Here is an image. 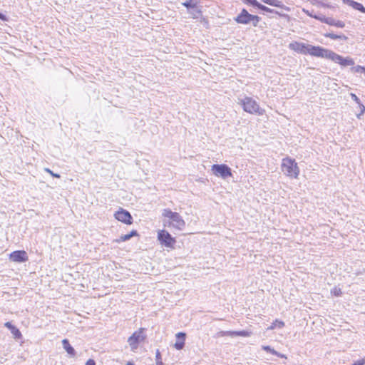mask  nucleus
<instances>
[{
	"instance_id": "25",
	"label": "nucleus",
	"mask_w": 365,
	"mask_h": 365,
	"mask_svg": "<svg viewBox=\"0 0 365 365\" xmlns=\"http://www.w3.org/2000/svg\"><path fill=\"white\" fill-rule=\"evenodd\" d=\"M155 361L156 365H164L163 362L162 361L161 354L158 349H157L155 353Z\"/></svg>"
},
{
	"instance_id": "41",
	"label": "nucleus",
	"mask_w": 365,
	"mask_h": 365,
	"mask_svg": "<svg viewBox=\"0 0 365 365\" xmlns=\"http://www.w3.org/2000/svg\"><path fill=\"white\" fill-rule=\"evenodd\" d=\"M273 355H275V356H278L279 358H285V359L287 358V356L284 354H281V353H279V352H278L277 351H276V354H274Z\"/></svg>"
},
{
	"instance_id": "11",
	"label": "nucleus",
	"mask_w": 365,
	"mask_h": 365,
	"mask_svg": "<svg viewBox=\"0 0 365 365\" xmlns=\"http://www.w3.org/2000/svg\"><path fill=\"white\" fill-rule=\"evenodd\" d=\"M252 14L245 9H242L241 12L235 17L234 20L240 24H249L251 23Z\"/></svg>"
},
{
	"instance_id": "16",
	"label": "nucleus",
	"mask_w": 365,
	"mask_h": 365,
	"mask_svg": "<svg viewBox=\"0 0 365 365\" xmlns=\"http://www.w3.org/2000/svg\"><path fill=\"white\" fill-rule=\"evenodd\" d=\"M343 3L361 12H362L364 9V6L361 3L354 0H343Z\"/></svg>"
},
{
	"instance_id": "20",
	"label": "nucleus",
	"mask_w": 365,
	"mask_h": 365,
	"mask_svg": "<svg viewBox=\"0 0 365 365\" xmlns=\"http://www.w3.org/2000/svg\"><path fill=\"white\" fill-rule=\"evenodd\" d=\"M269 6L277 7V8H283L284 4L282 3V1L279 0H269L268 3L267 4Z\"/></svg>"
},
{
	"instance_id": "21",
	"label": "nucleus",
	"mask_w": 365,
	"mask_h": 365,
	"mask_svg": "<svg viewBox=\"0 0 365 365\" xmlns=\"http://www.w3.org/2000/svg\"><path fill=\"white\" fill-rule=\"evenodd\" d=\"M284 326V322H282V321H279V320H277L276 319L273 323L271 325V327H269L270 329H274L275 328H282Z\"/></svg>"
},
{
	"instance_id": "33",
	"label": "nucleus",
	"mask_w": 365,
	"mask_h": 365,
	"mask_svg": "<svg viewBox=\"0 0 365 365\" xmlns=\"http://www.w3.org/2000/svg\"><path fill=\"white\" fill-rule=\"evenodd\" d=\"M314 19H315L317 20H319V21H320L322 23H324V19H327V17H326L324 15H322V16L314 15Z\"/></svg>"
},
{
	"instance_id": "43",
	"label": "nucleus",
	"mask_w": 365,
	"mask_h": 365,
	"mask_svg": "<svg viewBox=\"0 0 365 365\" xmlns=\"http://www.w3.org/2000/svg\"><path fill=\"white\" fill-rule=\"evenodd\" d=\"M125 365H135L133 361H128Z\"/></svg>"
},
{
	"instance_id": "29",
	"label": "nucleus",
	"mask_w": 365,
	"mask_h": 365,
	"mask_svg": "<svg viewBox=\"0 0 365 365\" xmlns=\"http://www.w3.org/2000/svg\"><path fill=\"white\" fill-rule=\"evenodd\" d=\"M262 349L266 351L267 352L271 353L272 354H276V350H274L269 346H262Z\"/></svg>"
},
{
	"instance_id": "27",
	"label": "nucleus",
	"mask_w": 365,
	"mask_h": 365,
	"mask_svg": "<svg viewBox=\"0 0 365 365\" xmlns=\"http://www.w3.org/2000/svg\"><path fill=\"white\" fill-rule=\"evenodd\" d=\"M130 237H129V235L128 234H126V235H123L120 237L119 239H116L114 241L115 242H118V243H120L121 242H125V241H128L129 240H130Z\"/></svg>"
},
{
	"instance_id": "4",
	"label": "nucleus",
	"mask_w": 365,
	"mask_h": 365,
	"mask_svg": "<svg viewBox=\"0 0 365 365\" xmlns=\"http://www.w3.org/2000/svg\"><path fill=\"white\" fill-rule=\"evenodd\" d=\"M162 215L170 220L169 226H173L178 230H182L185 225V222L180 214L173 212L170 209H164Z\"/></svg>"
},
{
	"instance_id": "31",
	"label": "nucleus",
	"mask_w": 365,
	"mask_h": 365,
	"mask_svg": "<svg viewBox=\"0 0 365 365\" xmlns=\"http://www.w3.org/2000/svg\"><path fill=\"white\" fill-rule=\"evenodd\" d=\"M334 26L338 28H344L345 26V24L342 21L335 20Z\"/></svg>"
},
{
	"instance_id": "5",
	"label": "nucleus",
	"mask_w": 365,
	"mask_h": 365,
	"mask_svg": "<svg viewBox=\"0 0 365 365\" xmlns=\"http://www.w3.org/2000/svg\"><path fill=\"white\" fill-rule=\"evenodd\" d=\"M241 105L243 110L249 113L262 114V110L259 108L257 102L250 97H245L241 100Z\"/></svg>"
},
{
	"instance_id": "32",
	"label": "nucleus",
	"mask_w": 365,
	"mask_h": 365,
	"mask_svg": "<svg viewBox=\"0 0 365 365\" xmlns=\"http://www.w3.org/2000/svg\"><path fill=\"white\" fill-rule=\"evenodd\" d=\"M45 170L48 173L51 175H52L54 178H60L61 175L58 173H54L53 171H51L49 168H46Z\"/></svg>"
},
{
	"instance_id": "14",
	"label": "nucleus",
	"mask_w": 365,
	"mask_h": 365,
	"mask_svg": "<svg viewBox=\"0 0 365 365\" xmlns=\"http://www.w3.org/2000/svg\"><path fill=\"white\" fill-rule=\"evenodd\" d=\"M4 326L11 331L15 339H20L22 337L20 330L16 326L13 325L11 322H7L4 324Z\"/></svg>"
},
{
	"instance_id": "9",
	"label": "nucleus",
	"mask_w": 365,
	"mask_h": 365,
	"mask_svg": "<svg viewBox=\"0 0 365 365\" xmlns=\"http://www.w3.org/2000/svg\"><path fill=\"white\" fill-rule=\"evenodd\" d=\"M115 219L126 225H131L133 223V217L130 213L124 209L115 212L114 215Z\"/></svg>"
},
{
	"instance_id": "18",
	"label": "nucleus",
	"mask_w": 365,
	"mask_h": 365,
	"mask_svg": "<svg viewBox=\"0 0 365 365\" xmlns=\"http://www.w3.org/2000/svg\"><path fill=\"white\" fill-rule=\"evenodd\" d=\"M324 36L329 38L331 39H333V40L341 39V40L346 41L348 39V37L346 36L345 35H337V34H335L333 33H326V34H324Z\"/></svg>"
},
{
	"instance_id": "39",
	"label": "nucleus",
	"mask_w": 365,
	"mask_h": 365,
	"mask_svg": "<svg viewBox=\"0 0 365 365\" xmlns=\"http://www.w3.org/2000/svg\"><path fill=\"white\" fill-rule=\"evenodd\" d=\"M85 365H96V361L93 359H90L86 362Z\"/></svg>"
},
{
	"instance_id": "28",
	"label": "nucleus",
	"mask_w": 365,
	"mask_h": 365,
	"mask_svg": "<svg viewBox=\"0 0 365 365\" xmlns=\"http://www.w3.org/2000/svg\"><path fill=\"white\" fill-rule=\"evenodd\" d=\"M351 71L354 73H361L365 72V67L361 66H356L354 67H352L351 68Z\"/></svg>"
},
{
	"instance_id": "13",
	"label": "nucleus",
	"mask_w": 365,
	"mask_h": 365,
	"mask_svg": "<svg viewBox=\"0 0 365 365\" xmlns=\"http://www.w3.org/2000/svg\"><path fill=\"white\" fill-rule=\"evenodd\" d=\"M177 341L174 344V347L177 350H181L185 346V341L186 337V334L184 332H178L175 335Z\"/></svg>"
},
{
	"instance_id": "17",
	"label": "nucleus",
	"mask_w": 365,
	"mask_h": 365,
	"mask_svg": "<svg viewBox=\"0 0 365 365\" xmlns=\"http://www.w3.org/2000/svg\"><path fill=\"white\" fill-rule=\"evenodd\" d=\"M198 4L199 0H186L182 3V5L189 11L190 9H195Z\"/></svg>"
},
{
	"instance_id": "40",
	"label": "nucleus",
	"mask_w": 365,
	"mask_h": 365,
	"mask_svg": "<svg viewBox=\"0 0 365 365\" xmlns=\"http://www.w3.org/2000/svg\"><path fill=\"white\" fill-rule=\"evenodd\" d=\"M0 19L4 21H8V18L6 17V16L4 15V14L1 13V12H0Z\"/></svg>"
},
{
	"instance_id": "42",
	"label": "nucleus",
	"mask_w": 365,
	"mask_h": 365,
	"mask_svg": "<svg viewBox=\"0 0 365 365\" xmlns=\"http://www.w3.org/2000/svg\"><path fill=\"white\" fill-rule=\"evenodd\" d=\"M341 292L340 289H338L336 288L334 289V294L336 296H339L341 294Z\"/></svg>"
},
{
	"instance_id": "15",
	"label": "nucleus",
	"mask_w": 365,
	"mask_h": 365,
	"mask_svg": "<svg viewBox=\"0 0 365 365\" xmlns=\"http://www.w3.org/2000/svg\"><path fill=\"white\" fill-rule=\"evenodd\" d=\"M62 346L63 348L68 353V354H69L71 356H76V352L74 348L70 344L69 341L67 339H64L62 340Z\"/></svg>"
},
{
	"instance_id": "34",
	"label": "nucleus",
	"mask_w": 365,
	"mask_h": 365,
	"mask_svg": "<svg viewBox=\"0 0 365 365\" xmlns=\"http://www.w3.org/2000/svg\"><path fill=\"white\" fill-rule=\"evenodd\" d=\"M351 99L355 101L357 104L361 103L360 99L358 98V96L354 93L350 94Z\"/></svg>"
},
{
	"instance_id": "10",
	"label": "nucleus",
	"mask_w": 365,
	"mask_h": 365,
	"mask_svg": "<svg viewBox=\"0 0 365 365\" xmlns=\"http://www.w3.org/2000/svg\"><path fill=\"white\" fill-rule=\"evenodd\" d=\"M9 259L12 262L22 263L28 261L29 257L26 251L16 250L9 255Z\"/></svg>"
},
{
	"instance_id": "36",
	"label": "nucleus",
	"mask_w": 365,
	"mask_h": 365,
	"mask_svg": "<svg viewBox=\"0 0 365 365\" xmlns=\"http://www.w3.org/2000/svg\"><path fill=\"white\" fill-rule=\"evenodd\" d=\"M128 235L129 237H130L131 238L133 237L138 236V232H137V230H133L128 233Z\"/></svg>"
},
{
	"instance_id": "19",
	"label": "nucleus",
	"mask_w": 365,
	"mask_h": 365,
	"mask_svg": "<svg viewBox=\"0 0 365 365\" xmlns=\"http://www.w3.org/2000/svg\"><path fill=\"white\" fill-rule=\"evenodd\" d=\"M189 14L192 15V16L194 19H198L202 16V11L200 9V8L196 6L195 9H190L189 11Z\"/></svg>"
},
{
	"instance_id": "44",
	"label": "nucleus",
	"mask_w": 365,
	"mask_h": 365,
	"mask_svg": "<svg viewBox=\"0 0 365 365\" xmlns=\"http://www.w3.org/2000/svg\"><path fill=\"white\" fill-rule=\"evenodd\" d=\"M362 13H364V14H365V7H364V11H362Z\"/></svg>"
},
{
	"instance_id": "8",
	"label": "nucleus",
	"mask_w": 365,
	"mask_h": 365,
	"mask_svg": "<svg viewBox=\"0 0 365 365\" xmlns=\"http://www.w3.org/2000/svg\"><path fill=\"white\" fill-rule=\"evenodd\" d=\"M144 330V328H140L128 338V343L132 350L136 349L139 344L145 339V336L143 334Z\"/></svg>"
},
{
	"instance_id": "2",
	"label": "nucleus",
	"mask_w": 365,
	"mask_h": 365,
	"mask_svg": "<svg viewBox=\"0 0 365 365\" xmlns=\"http://www.w3.org/2000/svg\"><path fill=\"white\" fill-rule=\"evenodd\" d=\"M322 58L331 60L333 62L339 64L342 67L354 66L355 63L354 59L351 57H344L327 48L324 49Z\"/></svg>"
},
{
	"instance_id": "12",
	"label": "nucleus",
	"mask_w": 365,
	"mask_h": 365,
	"mask_svg": "<svg viewBox=\"0 0 365 365\" xmlns=\"http://www.w3.org/2000/svg\"><path fill=\"white\" fill-rule=\"evenodd\" d=\"M220 336H244L247 337L250 336V332L247 331H221L219 333Z\"/></svg>"
},
{
	"instance_id": "22",
	"label": "nucleus",
	"mask_w": 365,
	"mask_h": 365,
	"mask_svg": "<svg viewBox=\"0 0 365 365\" xmlns=\"http://www.w3.org/2000/svg\"><path fill=\"white\" fill-rule=\"evenodd\" d=\"M242 1L245 4L250 5L253 7L257 8V9H259L260 6L259 5H261V4L259 2H258L257 0H242Z\"/></svg>"
},
{
	"instance_id": "1",
	"label": "nucleus",
	"mask_w": 365,
	"mask_h": 365,
	"mask_svg": "<svg viewBox=\"0 0 365 365\" xmlns=\"http://www.w3.org/2000/svg\"><path fill=\"white\" fill-rule=\"evenodd\" d=\"M289 48L299 53L322 58L325 48L313 46L302 42L294 41L289 44Z\"/></svg>"
},
{
	"instance_id": "35",
	"label": "nucleus",
	"mask_w": 365,
	"mask_h": 365,
	"mask_svg": "<svg viewBox=\"0 0 365 365\" xmlns=\"http://www.w3.org/2000/svg\"><path fill=\"white\" fill-rule=\"evenodd\" d=\"M319 4L322 7H324V8H333V6L331 5H330L327 3H325L324 1H321Z\"/></svg>"
},
{
	"instance_id": "6",
	"label": "nucleus",
	"mask_w": 365,
	"mask_h": 365,
	"mask_svg": "<svg viewBox=\"0 0 365 365\" xmlns=\"http://www.w3.org/2000/svg\"><path fill=\"white\" fill-rule=\"evenodd\" d=\"M158 240L166 247H173L176 242L175 238L165 230H159L158 232Z\"/></svg>"
},
{
	"instance_id": "30",
	"label": "nucleus",
	"mask_w": 365,
	"mask_h": 365,
	"mask_svg": "<svg viewBox=\"0 0 365 365\" xmlns=\"http://www.w3.org/2000/svg\"><path fill=\"white\" fill-rule=\"evenodd\" d=\"M324 24H327L329 26H334L335 24V19L333 18L327 17V19H324Z\"/></svg>"
},
{
	"instance_id": "23",
	"label": "nucleus",
	"mask_w": 365,
	"mask_h": 365,
	"mask_svg": "<svg viewBox=\"0 0 365 365\" xmlns=\"http://www.w3.org/2000/svg\"><path fill=\"white\" fill-rule=\"evenodd\" d=\"M261 21V18L257 15H252L251 18V23L253 26L256 27L258 26L259 22Z\"/></svg>"
},
{
	"instance_id": "38",
	"label": "nucleus",
	"mask_w": 365,
	"mask_h": 365,
	"mask_svg": "<svg viewBox=\"0 0 365 365\" xmlns=\"http://www.w3.org/2000/svg\"><path fill=\"white\" fill-rule=\"evenodd\" d=\"M303 12L305 13L307 16L314 18V15L310 12L309 10H306L305 9H303Z\"/></svg>"
},
{
	"instance_id": "7",
	"label": "nucleus",
	"mask_w": 365,
	"mask_h": 365,
	"mask_svg": "<svg viewBox=\"0 0 365 365\" xmlns=\"http://www.w3.org/2000/svg\"><path fill=\"white\" fill-rule=\"evenodd\" d=\"M214 175L226 179L232 175L231 168L226 164H214L212 166Z\"/></svg>"
},
{
	"instance_id": "26",
	"label": "nucleus",
	"mask_w": 365,
	"mask_h": 365,
	"mask_svg": "<svg viewBox=\"0 0 365 365\" xmlns=\"http://www.w3.org/2000/svg\"><path fill=\"white\" fill-rule=\"evenodd\" d=\"M259 6H259V9H260L262 11L268 12V13H275V14H277V12L275 11L274 9H270V8H269V7L262 4Z\"/></svg>"
},
{
	"instance_id": "3",
	"label": "nucleus",
	"mask_w": 365,
	"mask_h": 365,
	"mask_svg": "<svg viewBox=\"0 0 365 365\" xmlns=\"http://www.w3.org/2000/svg\"><path fill=\"white\" fill-rule=\"evenodd\" d=\"M282 170L287 176L297 178L299 173V168L294 159L286 158L282 160Z\"/></svg>"
},
{
	"instance_id": "37",
	"label": "nucleus",
	"mask_w": 365,
	"mask_h": 365,
	"mask_svg": "<svg viewBox=\"0 0 365 365\" xmlns=\"http://www.w3.org/2000/svg\"><path fill=\"white\" fill-rule=\"evenodd\" d=\"M365 364V359H361L358 360L357 361L354 362L351 365H364Z\"/></svg>"
},
{
	"instance_id": "24",
	"label": "nucleus",
	"mask_w": 365,
	"mask_h": 365,
	"mask_svg": "<svg viewBox=\"0 0 365 365\" xmlns=\"http://www.w3.org/2000/svg\"><path fill=\"white\" fill-rule=\"evenodd\" d=\"M358 108H359V113L356 114V117L360 119L361 118V116L362 115H364V112H365V106L364 104H362L361 103H359L358 104Z\"/></svg>"
}]
</instances>
